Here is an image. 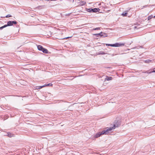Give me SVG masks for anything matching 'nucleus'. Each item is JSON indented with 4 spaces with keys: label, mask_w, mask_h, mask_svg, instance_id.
<instances>
[{
    "label": "nucleus",
    "mask_w": 155,
    "mask_h": 155,
    "mask_svg": "<svg viewBox=\"0 0 155 155\" xmlns=\"http://www.w3.org/2000/svg\"><path fill=\"white\" fill-rule=\"evenodd\" d=\"M37 46L38 49L39 51H42L43 53L45 54H48L49 53L47 49L44 48L41 45H38Z\"/></svg>",
    "instance_id": "f257e3e1"
},
{
    "label": "nucleus",
    "mask_w": 155,
    "mask_h": 155,
    "mask_svg": "<svg viewBox=\"0 0 155 155\" xmlns=\"http://www.w3.org/2000/svg\"><path fill=\"white\" fill-rule=\"evenodd\" d=\"M86 11L89 12H93V13H96L97 12H99L100 9L98 8H86Z\"/></svg>",
    "instance_id": "f03ea898"
},
{
    "label": "nucleus",
    "mask_w": 155,
    "mask_h": 155,
    "mask_svg": "<svg viewBox=\"0 0 155 155\" xmlns=\"http://www.w3.org/2000/svg\"><path fill=\"white\" fill-rule=\"evenodd\" d=\"M17 23V22L16 21H8L7 22V24H6L7 27L8 26H12L14 24L16 25Z\"/></svg>",
    "instance_id": "7ed1b4c3"
},
{
    "label": "nucleus",
    "mask_w": 155,
    "mask_h": 155,
    "mask_svg": "<svg viewBox=\"0 0 155 155\" xmlns=\"http://www.w3.org/2000/svg\"><path fill=\"white\" fill-rule=\"evenodd\" d=\"M121 124V122L119 120L115 121L114 122V128H115L116 127H117L120 126Z\"/></svg>",
    "instance_id": "20e7f679"
},
{
    "label": "nucleus",
    "mask_w": 155,
    "mask_h": 155,
    "mask_svg": "<svg viewBox=\"0 0 155 155\" xmlns=\"http://www.w3.org/2000/svg\"><path fill=\"white\" fill-rule=\"evenodd\" d=\"M103 135L102 134V131L101 132H99L97 133L94 136L95 138H97L98 137H100L101 135Z\"/></svg>",
    "instance_id": "39448f33"
},
{
    "label": "nucleus",
    "mask_w": 155,
    "mask_h": 155,
    "mask_svg": "<svg viewBox=\"0 0 155 155\" xmlns=\"http://www.w3.org/2000/svg\"><path fill=\"white\" fill-rule=\"evenodd\" d=\"M103 32L101 31L100 33L98 34H94V35L96 37H102V34H103Z\"/></svg>",
    "instance_id": "423d86ee"
},
{
    "label": "nucleus",
    "mask_w": 155,
    "mask_h": 155,
    "mask_svg": "<svg viewBox=\"0 0 155 155\" xmlns=\"http://www.w3.org/2000/svg\"><path fill=\"white\" fill-rule=\"evenodd\" d=\"M103 134H107L109 133V131L107 128L106 130H104L102 131Z\"/></svg>",
    "instance_id": "0eeeda50"
},
{
    "label": "nucleus",
    "mask_w": 155,
    "mask_h": 155,
    "mask_svg": "<svg viewBox=\"0 0 155 155\" xmlns=\"http://www.w3.org/2000/svg\"><path fill=\"white\" fill-rule=\"evenodd\" d=\"M125 44L124 43H116V47H119L122 46H124Z\"/></svg>",
    "instance_id": "6e6552de"
},
{
    "label": "nucleus",
    "mask_w": 155,
    "mask_h": 155,
    "mask_svg": "<svg viewBox=\"0 0 155 155\" xmlns=\"http://www.w3.org/2000/svg\"><path fill=\"white\" fill-rule=\"evenodd\" d=\"M97 55H104L106 54V53L103 51H100L96 53Z\"/></svg>",
    "instance_id": "1a4fd4ad"
},
{
    "label": "nucleus",
    "mask_w": 155,
    "mask_h": 155,
    "mask_svg": "<svg viewBox=\"0 0 155 155\" xmlns=\"http://www.w3.org/2000/svg\"><path fill=\"white\" fill-rule=\"evenodd\" d=\"M13 134H12L10 132H8L6 133V134L5 135V136H8L9 137H11L13 136Z\"/></svg>",
    "instance_id": "9d476101"
},
{
    "label": "nucleus",
    "mask_w": 155,
    "mask_h": 155,
    "mask_svg": "<svg viewBox=\"0 0 155 155\" xmlns=\"http://www.w3.org/2000/svg\"><path fill=\"white\" fill-rule=\"evenodd\" d=\"M127 11H125L124 12L121 14V15H122L123 17H126L127 16Z\"/></svg>",
    "instance_id": "9b49d317"
},
{
    "label": "nucleus",
    "mask_w": 155,
    "mask_h": 155,
    "mask_svg": "<svg viewBox=\"0 0 155 155\" xmlns=\"http://www.w3.org/2000/svg\"><path fill=\"white\" fill-rule=\"evenodd\" d=\"M112 78L111 77L107 76L106 78L105 79V81H109L112 80Z\"/></svg>",
    "instance_id": "f8f14e48"
},
{
    "label": "nucleus",
    "mask_w": 155,
    "mask_h": 155,
    "mask_svg": "<svg viewBox=\"0 0 155 155\" xmlns=\"http://www.w3.org/2000/svg\"><path fill=\"white\" fill-rule=\"evenodd\" d=\"M107 34L104 32H103V34H102V37H107Z\"/></svg>",
    "instance_id": "ddd939ff"
},
{
    "label": "nucleus",
    "mask_w": 155,
    "mask_h": 155,
    "mask_svg": "<svg viewBox=\"0 0 155 155\" xmlns=\"http://www.w3.org/2000/svg\"><path fill=\"white\" fill-rule=\"evenodd\" d=\"M52 85H53V84L51 83L48 84H46L45 85V87H46V86H47V87L52 86Z\"/></svg>",
    "instance_id": "4468645a"
},
{
    "label": "nucleus",
    "mask_w": 155,
    "mask_h": 155,
    "mask_svg": "<svg viewBox=\"0 0 155 155\" xmlns=\"http://www.w3.org/2000/svg\"><path fill=\"white\" fill-rule=\"evenodd\" d=\"M45 87V85H44L40 86H39V87H37V88H36V89H40L43 88V87Z\"/></svg>",
    "instance_id": "2eb2a0df"
},
{
    "label": "nucleus",
    "mask_w": 155,
    "mask_h": 155,
    "mask_svg": "<svg viewBox=\"0 0 155 155\" xmlns=\"http://www.w3.org/2000/svg\"><path fill=\"white\" fill-rule=\"evenodd\" d=\"M107 128L109 131L112 130L113 129H114L115 128H114V127H110L109 128H107Z\"/></svg>",
    "instance_id": "dca6fc26"
},
{
    "label": "nucleus",
    "mask_w": 155,
    "mask_h": 155,
    "mask_svg": "<svg viewBox=\"0 0 155 155\" xmlns=\"http://www.w3.org/2000/svg\"><path fill=\"white\" fill-rule=\"evenodd\" d=\"M106 54H109V55H110L112 56H113L114 55H116V54H115L114 53H109V52H108V53H106Z\"/></svg>",
    "instance_id": "f3484780"
},
{
    "label": "nucleus",
    "mask_w": 155,
    "mask_h": 155,
    "mask_svg": "<svg viewBox=\"0 0 155 155\" xmlns=\"http://www.w3.org/2000/svg\"><path fill=\"white\" fill-rule=\"evenodd\" d=\"M6 27H7V25H4L0 27V30H2L3 29V28H5Z\"/></svg>",
    "instance_id": "a211bd4d"
},
{
    "label": "nucleus",
    "mask_w": 155,
    "mask_h": 155,
    "mask_svg": "<svg viewBox=\"0 0 155 155\" xmlns=\"http://www.w3.org/2000/svg\"><path fill=\"white\" fill-rule=\"evenodd\" d=\"M101 28V27H97V28H94L93 29V30H100Z\"/></svg>",
    "instance_id": "6ab92c4d"
},
{
    "label": "nucleus",
    "mask_w": 155,
    "mask_h": 155,
    "mask_svg": "<svg viewBox=\"0 0 155 155\" xmlns=\"http://www.w3.org/2000/svg\"><path fill=\"white\" fill-rule=\"evenodd\" d=\"M151 60H145V61L144 62L146 63H149L150 62H151Z\"/></svg>",
    "instance_id": "aec40b11"
},
{
    "label": "nucleus",
    "mask_w": 155,
    "mask_h": 155,
    "mask_svg": "<svg viewBox=\"0 0 155 155\" xmlns=\"http://www.w3.org/2000/svg\"><path fill=\"white\" fill-rule=\"evenodd\" d=\"M146 72H147V73H148L149 74H150L152 72H155V68H154L153 69V71H152L150 72H147V71H146L145 73H146Z\"/></svg>",
    "instance_id": "412c9836"
},
{
    "label": "nucleus",
    "mask_w": 155,
    "mask_h": 155,
    "mask_svg": "<svg viewBox=\"0 0 155 155\" xmlns=\"http://www.w3.org/2000/svg\"><path fill=\"white\" fill-rule=\"evenodd\" d=\"M61 101H63V100H57L56 101V103H59Z\"/></svg>",
    "instance_id": "4be33fe9"
},
{
    "label": "nucleus",
    "mask_w": 155,
    "mask_h": 155,
    "mask_svg": "<svg viewBox=\"0 0 155 155\" xmlns=\"http://www.w3.org/2000/svg\"><path fill=\"white\" fill-rule=\"evenodd\" d=\"M81 5H83L86 4V2L85 1H82L81 3Z\"/></svg>",
    "instance_id": "5701e85b"
},
{
    "label": "nucleus",
    "mask_w": 155,
    "mask_h": 155,
    "mask_svg": "<svg viewBox=\"0 0 155 155\" xmlns=\"http://www.w3.org/2000/svg\"><path fill=\"white\" fill-rule=\"evenodd\" d=\"M152 15L149 16L148 17L147 19L148 20H150L153 18Z\"/></svg>",
    "instance_id": "b1692460"
},
{
    "label": "nucleus",
    "mask_w": 155,
    "mask_h": 155,
    "mask_svg": "<svg viewBox=\"0 0 155 155\" xmlns=\"http://www.w3.org/2000/svg\"><path fill=\"white\" fill-rule=\"evenodd\" d=\"M111 46L116 47V43L114 44H111Z\"/></svg>",
    "instance_id": "393cba45"
},
{
    "label": "nucleus",
    "mask_w": 155,
    "mask_h": 155,
    "mask_svg": "<svg viewBox=\"0 0 155 155\" xmlns=\"http://www.w3.org/2000/svg\"><path fill=\"white\" fill-rule=\"evenodd\" d=\"M12 17V16L11 15L9 14V15H8L6 16L5 17L9 18V17Z\"/></svg>",
    "instance_id": "a878e982"
},
{
    "label": "nucleus",
    "mask_w": 155,
    "mask_h": 155,
    "mask_svg": "<svg viewBox=\"0 0 155 155\" xmlns=\"http://www.w3.org/2000/svg\"><path fill=\"white\" fill-rule=\"evenodd\" d=\"M72 37V36H71V37H67L65 38H64L63 39H68V38H71V37Z\"/></svg>",
    "instance_id": "bb28decb"
},
{
    "label": "nucleus",
    "mask_w": 155,
    "mask_h": 155,
    "mask_svg": "<svg viewBox=\"0 0 155 155\" xmlns=\"http://www.w3.org/2000/svg\"><path fill=\"white\" fill-rule=\"evenodd\" d=\"M105 45H106L107 46H111V44H106Z\"/></svg>",
    "instance_id": "cd10ccee"
},
{
    "label": "nucleus",
    "mask_w": 155,
    "mask_h": 155,
    "mask_svg": "<svg viewBox=\"0 0 155 155\" xmlns=\"http://www.w3.org/2000/svg\"><path fill=\"white\" fill-rule=\"evenodd\" d=\"M112 50L113 51H114V50H113V49H112V50H110V51H107V53H108V52H109V53H111V52H110V51H111Z\"/></svg>",
    "instance_id": "c85d7f7f"
},
{
    "label": "nucleus",
    "mask_w": 155,
    "mask_h": 155,
    "mask_svg": "<svg viewBox=\"0 0 155 155\" xmlns=\"http://www.w3.org/2000/svg\"><path fill=\"white\" fill-rule=\"evenodd\" d=\"M147 6V5H145L143 7V8H144L146 7Z\"/></svg>",
    "instance_id": "c756f323"
},
{
    "label": "nucleus",
    "mask_w": 155,
    "mask_h": 155,
    "mask_svg": "<svg viewBox=\"0 0 155 155\" xmlns=\"http://www.w3.org/2000/svg\"><path fill=\"white\" fill-rule=\"evenodd\" d=\"M56 0H50V1H55Z\"/></svg>",
    "instance_id": "7c9ffc66"
},
{
    "label": "nucleus",
    "mask_w": 155,
    "mask_h": 155,
    "mask_svg": "<svg viewBox=\"0 0 155 155\" xmlns=\"http://www.w3.org/2000/svg\"><path fill=\"white\" fill-rule=\"evenodd\" d=\"M153 17H154V18H155V15L153 16Z\"/></svg>",
    "instance_id": "2f4dec72"
},
{
    "label": "nucleus",
    "mask_w": 155,
    "mask_h": 155,
    "mask_svg": "<svg viewBox=\"0 0 155 155\" xmlns=\"http://www.w3.org/2000/svg\"><path fill=\"white\" fill-rule=\"evenodd\" d=\"M50 1L49 0H47V1Z\"/></svg>",
    "instance_id": "473e14b6"
}]
</instances>
